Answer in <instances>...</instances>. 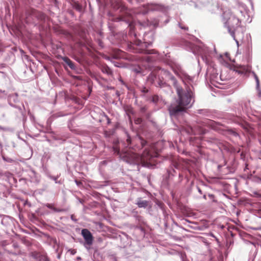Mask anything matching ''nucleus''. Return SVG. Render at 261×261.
<instances>
[{
    "label": "nucleus",
    "mask_w": 261,
    "mask_h": 261,
    "mask_svg": "<svg viewBox=\"0 0 261 261\" xmlns=\"http://www.w3.org/2000/svg\"><path fill=\"white\" fill-rule=\"evenodd\" d=\"M144 9L142 10L143 14H145L150 11H164L165 8L164 6L154 4H148L143 7Z\"/></svg>",
    "instance_id": "20e7f679"
},
{
    "label": "nucleus",
    "mask_w": 261,
    "mask_h": 261,
    "mask_svg": "<svg viewBox=\"0 0 261 261\" xmlns=\"http://www.w3.org/2000/svg\"><path fill=\"white\" fill-rule=\"evenodd\" d=\"M256 216H257L259 218H261V210H258L257 213L256 214Z\"/></svg>",
    "instance_id": "f3484780"
},
{
    "label": "nucleus",
    "mask_w": 261,
    "mask_h": 261,
    "mask_svg": "<svg viewBox=\"0 0 261 261\" xmlns=\"http://www.w3.org/2000/svg\"><path fill=\"white\" fill-rule=\"evenodd\" d=\"M193 53L194 54H200V55H202V53L201 51V48L198 47L197 51H196L195 50H193Z\"/></svg>",
    "instance_id": "4468645a"
},
{
    "label": "nucleus",
    "mask_w": 261,
    "mask_h": 261,
    "mask_svg": "<svg viewBox=\"0 0 261 261\" xmlns=\"http://www.w3.org/2000/svg\"><path fill=\"white\" fill-rule=\"evenodd\" d=\"M148 79V81H150L151 83H154V84L156 86H159V87H164L166 85V83L163 81H158L157 83H155V79H156V76L153 73H151L149 75Z\"/></svg>",
    "instance_id": "0eeeda50"
},
{
    "label": "nucleus",
    "mask_w": 261,
    "mask_h": 261,
    "mask_svg": "<svg viewBox=\"0 0 261 261\" xmlns=\"http://www.w3.org/2000/svg\"><path fill=\"white\" fill-rule=\"evenodd\" d=\"M254 77H255V81H256V86H257V87H258L259 86V80H258V78L257 76V75H255V74L254 75Z\"/></svg>",
    "instance_id": "2eb2a0df"
},
{
    "label": "nucleus",
    "mask_w": 261,
    "mask_h": 261,
    "mask_svg": "<svg viewBox=\"0 0 261 261\" xmlns=\"http://www.w3.org/2000/svg\"><path fill=\"white\" fill-rule=\"evenodd\" d=\"M160 74L162 78H165L166 81L170 80L172 83L176 87V81L175 77L168 71L164 69L160 70Z\"/></svg>",
    "instance_id": "423d86ee"
},
{
    "label": "nucleus",
    "mask_w": 261,
    "mask_h": 261,
    "mask_svg": "<svg viewBox=\"0 0 261 261\" xmlns=\"http://www.w3.org/2000/svg\"><path fill=\"white\" fill-rule=\"evenodd\" d=\"M240 13H243V11H242V10H241L240 11Z\"/></svg>",
    "instance_id": "a878e982"
},
{
    "label": "nucleus",
    "mask_w": 261,
    "mask_h": 261,
    "mask_svg": "<svg viewBox=\"0 0 261 261\" xmlns=\"http://www.w3.org/2000/svg\"><path fill=\"white\" fill-rule=\"evenodd\" d=\"M136 123H139V120H137V122Z\"/></svg>",
    "instance_id": "cd10ccee"
},
{
    "label": "nucleus",
    "mask_w": 261,
    "mask_h": 261,
    "mask_svg": "<svg viewBox=\"0 0 261 261\" xmlns=\"http://www.w3.org/2000/svg\"><path fill=\"white\" fill-rule=\"evenodd\" d=\"M77 259H81V258H80V257H78V258H77Z\"/></svg>",
    "instance_id": "c85d7f7f"
},
{
    "label": "nucleus",
    "mask_w": 261,
    "mask_h": 261,
    "mask_svg": "<svg viewBox=\"0 0 261 261\" xmlns=\"http://www.w3.org/2000/svg\"><path fill=\"white\" fill-rule=\"evenodd\" d=\"M75 181L77 185H79L80 183V182H77L76 180Z\"/></svg>",
    "instance_id": "5701e85b"
},
{
    "label": "nucleus",
    "mask_w": 261,
    "mask_h": 261,
    "mask_svg": "<svg viewBox=\"0 0 261 261\" xmlns=\"http://www.w3.org/2000/svg\"><path fill=\"white\" fill-rule=\"evenodd\" d=\"M197 189H198V192L200 194H202V191H201V189L198 187H197Z\"/></svg>",
    "instance_id": "412c9836"
},
{
    "label": "nucleus",
    "mask_w": 261,
    "mask_h": 261,
    "mask_svg": "<svg viewBox=\"0 0 261 261\" xmlns=\"http://www.w3.org/2000/svg\"><path fill=\"white\" fill-rule=\"evenodd\" d=\"M156 156V153H152L149 150L147 149H145L141 155L130 151L126 152L124 155V156L128 160L129 162L136 164L141 163L143 165H145V162L148 161L152 158L155 157Z\"/></svg>",
    "instance_id": "7ed1b4c3"
},
{
    "label": "nucleus",
    "mask_w": 261,
    "mask_h": 261,
    "mask_svg": "<svg viewBox=\"0 0 261 261\" xmlns=\"http://www.w3.org/2000/svg\"><path fill=\"white\" fill-rule=\"evenodd\" d=\"M127 141L128 142H129V138H128V139H127Z\"/></svg>",
    "instance_id": "393cba45"
},
{
    "label": "nucleus",
    "mask_w": 261,
    "mask_h": 261,
    "mask_svg": "<svg viewBox=\"0 0 261 261\" xmlns=\"http://www.w3.org/2000/svg\"><path fill=\"white\" fill-rule=\"evenodd\" d=\"M149 25H153V27H156L158 25V21L157 20H155L154 21L152 22H150L149 24H148Z\"/></svg>",
    "instance_id": "ddd939ff"
},
{
    "label": "nucleus",
    "mask_w": 261,
    "mask_h": 261,
    "mask_svg": "<svg viewBox=\"0 0 261 261\" xmlns=\"http://www.w3.org/2000/svg\"><path fill=\"white\" fill-rule=\"evenodd\" d=\"M81 233L85 241L84 246L86 248H88L87 246H90L93 243V236L90 231L87 229H83L82 230Z\"/></svg>",
    "instance_id": "39448f33"
},
{
    "label": "nucleus",
    "mask_w": 261,
    "mask_h": 261,
    "mask_svg": "<svg viewBox=\"0 0 261 261\" xmlns=\"http://www.w3.org/2000/svg\"><path fill=\"white\" fill-rule=\"evenodd\" d=\"M120 81L122 83H123V81H122L121 80H120Z\"/></svg>",
    "instance_id": "bb28decb"
},
{
    "label": "nucleus",
    "mask_w": 261,
    "mask_h": 261,
    "mask_svg": "<svg viewBox=\"0 0 261 261\" xmlns=\"http://www.w3.org/2000/svg\"><path fill=\"white\" fill-rule=\"evenodd\" d=\"M223 21L224 27L227 29L228 32L238 46L239 41L237 37L242 38L244 31L243 28L241 27L240 19L233 15L230 10H228L223 14Z\"/></svg>",
    "instance_id": "f03ea898"
},
{
    "label": "nucleus",
    "mask_w": 261,
    "mask_h": 261,
    "mask_svg": "<svg viewBox=\"0 0 261 261\" xmlns=\"http://www.w3.org/2000/svg\"><path fill=\"white\" fill-rule=\"evenodd\" d=\"M50 178H51L52 179L56 181V182H57V181H56V180H57V178H56V177H50Z\"/></svg>",
    "instance_id": "aec40b11"
},
{
    "label": "nucleus",
    "mask_w": 261,
    "mask_h": 261,
    "mask_svg": "<svg viewBox=\"0 0 261 261\" xmlns=\"http://www.w3.org/2000/svg\"><path fill=\"white\" fill-rule=\"evenodd\" d=\"M46 207H47L48 208H50V209H51L53 210V211H54L55 212H61L62 211V210H60V209H57V208H55L53 205L51 204H46Z\"/></svg>",
    "instance_id": "f8f14e48"
},
{
    "label": "nucleus",
    "mask_w": 261,
    "mask_h": 261,
    "mask_svg": "<svg viewBox=\"0 0 261 261\" xmlns=\"http://www.w3.org/2000/svg\"><path fill=\"white\" fill-rule=\"evenodd\" d=\"M234 136H238V134L237 133H234Z\"/></svg>",
    "instance_id": "4be33fe9"
},
{
    "label": "nucleus",
    "mask_w": 261,
    "mask_h": 261,
    "mask_svg": "<svg viewBox=\"0 0 261 261\" xmlns=\"http://www.w3.org/2000/svg\"><path fill=\"white\" fill-rule=\"evenodd\" d=\"M149 35L151 38L152 37V33H148L145 34L144 38V43L147 44L148 45H150L152 42V38H151V40H148L147 39V36Z\"/></svg>",
    "instance_id": "9b49d317"
},
{
    "label": "nucleus",
    "mask_w": 261,
    "mask_h": 261,
    "mask_svg": "<svg viewBox=\"0 0 261 261\" xmlns=\"http://www.w3.org/2000/svg\"><path fill=\"white\" fill-rule=\"evenodd\" d=\"M179 27L183 30H188V28L185 26H182L180 23H178Z\"/></svg>",
    "instance_id": "dca6fc26"
},
{
    "label": "nucleus",
    "mask_w": 261,
    "mask_h": 261,
    "mask_svg": "<svg viewBox=\"0 0 261 261\" xmlns=\"http://www.w3.org/2000/svg\"><path fill=\"white\" fill-rule=\"evenodd\" d=\"M185 77L187 78V79H189L190 81L192 80V78L189 75H185Z\"/></svg>",
    "instance_id": "6ab92c4d"
},
{
    "label": "nucleus",
    "mask_w": 261,
    "mask_h": 261,
    "mask_svg": "<svg viewBox=\"0 0 261 261\" xmlns=\"http://www.w3.org/2000/svg\"><path fill=\"white\" fill-rule=\"evenodd\" d=\"M203 198H204V199H206V195H203Z\"/></svg>",
    "instance_id": "b1692460"
},
{
    "label": "nucleus",
    "mask_w": 261,
    "mask_h": 261,
    "mask_svg": "<svg viewBox=\"0 0 261 261\" xmlns=\"http://www.w3.org/2000/svg\"><path fill=\"white\" fill-rule=\"evenodd\" d=\"M17 96H18V95L17 94H14L13 95H12L10 96V97H9V104H10V105L11 106L18 109L19 110V111L21 113H22V110H21V108L20 107H17V106L13 105L11 103L12 100H13L15 102H16L18 101Z\"/></svg>",
    "instance_id": "1a4fd4ad"
},
{
    "label": "nucleus",
    "mask_w": 261,
    "mask_h": 261,
    "mask_svg": "<svg viewBox=\"0 0 261 261\" xmlns=\"http://www.w3.org/2000/svg\"><path fill=\"white\" fill-rule=\"evenodd\" d=\"M63 60L64 61V62L65 63H66L69 66V67L71 69H74L75 68V66L74 64L69 58H68L67 57H64L63 58Z\"/></svg>",
    "instance_id": "9d476101"
},
{
    "label": "nucleus",
    "mask_w": 261,
    "mask_h": 261,
    "mask_svg": "<svg viewBox=\"0 0 261 261\" xmlns=\"http://www.w3.org/2000/svg\"><path fill=\"white\" fill-rule=\"evenodd\" d=\"M150 203L148 201L142 200L141 198H138L136 204L140 208H146L149 205L150 206Z\"/></svg>",
    "instance_id": "6e6552de"
},
{
    "label": "nucleus",
    "mask_w": 261,
    "mask_h": 261,
    "mask_svg": "<svg viewBox=\"0 0 261 261\" xmlns=\"http://www.w3.org/2000/svg\"><path fill=\"white\" fill-rule=\"evenodd\" d=\"M239 6L240 8H242L243 9H245V5L243 4H242V3H239Z\"/></svg>",
    "instance_id": "a211bd4d"
},
{
    "label": "nucleus",
    "mask_w": 261,
    "mask_h": 261,
    "mask_svg": "<svg viewBox=\"0 0 261 261\" xmlns=\"http://www.w3.org/2000/svg\"><path fill=\"white\" fill-rule=\"evenodd\" d=\"M176 91L178 100L176 104H171L168 108L170 115L176 116L179 112L184 111L190 108L194 101L193 94L191 89L184 90L182 88L176 87Z\"/></svg>",
    "instance_id": "f257e3e1"
}]
</instances>
